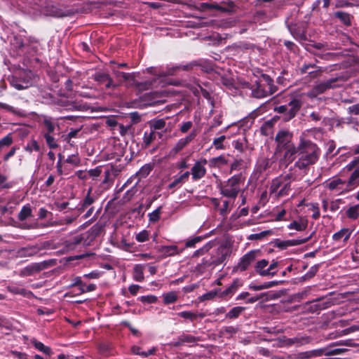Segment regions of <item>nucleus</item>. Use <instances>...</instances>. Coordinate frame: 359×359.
<instances>
[{"label": "nucleus", "mask_w": 359, "mask_h": 359, "mask_svg": "<svg viewBox=\"0 0 359 359\" xmlns=\"http://www.w3.org/2000/svg\"><path fill=\"white\" fill-rule=\"evenodd\" d=\"M282 151H284L282 161L287 164L290 163L295 159L296 155L297 157L299 156V145L296 147L292 144L284 149Z\"/></svg>", "instance_id": "nucleus-18"}, {"label": "nucleus", "mask_w": 359, "mask_h": 359, "mask_svg": "<svg viewBox=\"0 0 359 359\" xmlns=\"http://www.w3.org/2000/svg\"><path fill=\"white\" fill-rule=\"evenodd\" d=\"M103 274L102 271L95 270L92 271L91 272L88 273H86L83 275L84 278H89V279H98L101 277V276Z\"/></svg>", "instance_id": "nucleus-58"}, {"label": "nucleus", "mask_w": 359, "mask_h": 359, "mask_svg": "<svg viewBox=\"0 0 359 359\" xmlns=\"http://www.w3.org/2000/svg\"><path fill=\"white\" fill-rule=\"evenodd\" d=\"M163 303L165 304H169L175 302L178 296L175 291H170L166 293H163Z\"/></svg>", "instance_id": "nucleus-33"}, {"label": "nucleus", "mask_w": 359, "mask_h": 359, "mask_svg": "<svg viewBox=\"0 0 359 359\" xmlns=\"http://www.w3.org/2000/svg\"><path fill=\"white\" fill-rule=\"evenodd\" d=\"M323 355H338L341 354L347 351L346 348H332L331 346H327L322 348Z\"/></svg>", "instance_id": "nucleus-37"}, {"label": "nucleus", "mask_w": 359, "mask_h": 359, "mask_svg": "<svg viewBox=\"0 0 359 359\" xmlns=\"http://www.w3.org/2000/svg\"><path fill=\"white\" fill-rule=\"evenodd\" d=\"M323 355L322 348L315 349L309 351H304L298 354L299 359H310L313 357H317Z\"/></svg>", "instance_id": "nucleus-30"}, {"label": "nucleus", "mask_w": 359, "mask_h": 359, "mask_svg": "<svg viewBox=\"0 0 359 359\" xmlns=\"http://www.w3.org/2000/svg\"><path fill=\"white\" fill-rule=\"evenodd\" d=\"M308 226L307 219L304 218H299L297 220H294L287 225V229H294L297 231H304Z\"/></svg>", "instance_id": "nucleus-23"}, {"label": "nucleus", "mask_w": 359, "mask_h": 359, "mask_svg": "<svg viewBox=\"0 0 359 359\" xmlns=\"http://www.w3.org/2000/svg\"><path fill=\"white\" fill-rule=\"evenodd\" d=\"M275 111H276L278 114H283V118L285 121V118L287 116V114L288 112L287 104L280 105L275 107Z\"/></svg>", "instance_id": "nucleus-62"}, {"label": "nucleus", "mask_w": 359, "mask_h": 359, "mask_svg": "<svg viewBox=\"0 0 359 359\" xmlns=\"http://www.w3.org/2000/svg\"><path fill=\"white\" fill-rule=\"evenodd\" d=\"M43 137L46 140V144L50 149H55L58 147L57 141L53 134L43 133Z\"/></svg>", "instance_id": "nucleus-42"}, {"label": "nucleus", "mask_w": 359, "mask_h": 359, "mask_svg": "<svg viewBox=\"0 0 359 359\" xmlns=\"http://www.w3.org/2000/svg\"><path fill=\"white\" fill-rule=\"evenodd\" d=\"M96 288H97L96 285H95L93 283L89 284L88 285H86L85 284V286L83 287L78 288V290H79L78 292L74 293L73 290H69V292H67L65 294V297H74V296L80 295L83 293L94 291L96 290Z\"/></svg>", "instance_id": "nucleus-25"}, {"label": "nucleus", "mask_w": 359, "mask_h": 359, "mask_svg": "<svg viewBox=\"0 0 359 359\" xmlns=\"http://www.w3.org/2000/svg\"><path fill=\"white\" fill-rule=\"evenodd\" d=\"M308 207V210L312 212V218L314 219H317L320 217V209L319 205L318 203H309L306 204Z\"/></svg>", "instance_id": "nucleus-39"}, {"label": "nucleus", "mask_w": 359, "mask_h": 359, "mask_svg": "<svg viewBox=\"0 0 359 359\" xmlns=\"http://www.w3.org/2000/svg\"><path fill=\"white\" fill-rule=\"evenodd\" d=\"M341 213L350 220L355 221L359 219V203L351 205L344 208Z\"/></svg>", "instance_id": "nucleus-17"}, {"label": "nucleus", "mask_w": 359, "mask_h": 359, "mask_svg": "<svg viewBox=\"0 0 359 359\" xmlns=\"http://www.w3.org/2000/svg\"><path fill=\"white\" fill-rule=\"evenodd\" d=\"M161 213V206H159L156 210H154L153 212L149 213L148 217L149 220L151 223H155L158 222L160 219Z\"/></svg>", "instance_id": "nucleus-43"}, {"label": "nucleus", "mask_w": 359, "mask_h": 359, "mask_svg": "<svg viewBox=\"0 0 359 359\" xmlns=\"http://www.w3.org/2000/svg\"><path fill=\"white\" fill-rule=\"evenodd\" d=\"M65 162H67V163L72 164L74 166H79L81 165V159H80L78 154L69 156L66 158Z\"/></svg>", "instance_id": "nucleus-48"}, {"label": "nucleus", "mask_w": 359, "mask_h": 359, "mask_svg": "<svg viewBox=\"0 0 359 359\" xmlns=\"http://www.w3.org/2000/svg\"><path fill=\"white\" fill-rule=\"evenodd\" d=\"M208 163L206 158H201L196 161L192 166L190 172L193 181H198L205 176V165Z\"/></svg>", "instance_id": "nucleus-10"}, {"label": "nucleus", "mask_w": 359, "mask_h": 359, "mask_svg": "<svg viewBox=\"0 0 359 359\" xmlns=\"http://www.w3.org/2000/svg\"><path fill=\"white\" fill-rule=\"evenodd\" d=\"M277 142L276 150L281 152L284 149L294 144L292 142V135L288 131H280L276 136Z\"/></svg>", "instance_id": "nucleus-12"}, {"label": "nucleus", "mask_w": 359, "mask_h": 359, "mask_svg": "<svg viewBox=\"0 0 359 359\" xmlns=\"http://www.w3.org/2000/svg\"><path fill=\"white\" fill-rule=\"evenodd\" d=\"M13 143V138L11 133L0 140V148L8 147Z\"/></svg>", "instance_id": "nucleus-55"}, {"label": "nucleus", "mask_w": 359, "mask_h": 359, "mask_svg": "<svg viewBox=\"0 0 359 359\" xmlns=\"http://www.w3.org/2000/svg\"><path fill=\"white\" fill-rule=\"evenodd\" d=\"M226 139V137L225 135H221L217 138L214 139L212 142V146L215 148V149H224L225 146L224 144V142L225 140Z\"/></svg>", "instance_id": "nucleus-44"}, {"label": "nucleus", "mask_w": 359, "mask_h": 359, "mask_svg": "<svg viewBox=\"0 0 359 359\" xmlns=\"http://www.w3.org/2000/svg\"><path fill=\"white\" fill-rule=\"evenodd\" d=\"M302 105V102L300 99L294 98L288 104V112L287 116L285 118V121H287L294 118Z\"/></svg>", "instance_id": "nucleus-15"}, {"label": "nucleus", "mask_w": 359, "mask_h": 359, "mask_svg": "<svg viewBox=\"0 0 359 359\" xmlns=\"http://www.w3.org/2000/svg\"><path fill=\"white\" fill-rule=\"evenodd\" d=\"M10 84L18 90H24L30 87L32 83V73L31 71L23 70L18 74L13 76L10 79Z\"/></svg>", "instance_id": "nucleus-8"}, {"label": "nucleus", "mask_w": 359, "mask_h": 359, "mask_svg": "<svg viewBox=\"0 0 359 359\" xmlns=\"http://www.w3.org/2000/svg\"><path fill=\"white\" fill-rule=\"evenodd\" d=\"M294 345L299 346L307 344L311 341V338L306 336H296L293 337Z\"/></svg>", "instance_id": "nucleus-45"}, {"label": "nucleus", "mask_w": 359, "mask_h": 359, "mask_svg": "<svg viewBox=\"0 0 359 359\" xmlns=\"http://www.w3.org/2000/svg\"><path fill=\"white\" fill-rule=\"evenodd\" d=\"M180 339L182 340L184 344H194L198 341V338L191 334H182L180 337Z\"/></svg>", "instance_id": "nucleus-49"}, {"label": "nucleus", "mask_w": 359, "mask_h": 359, "mask_svg": "<svg viewBox=\"0 0 359 359\" xmlns=\"http://www.w3.org/2000/svg\"><path fill=\"white\" fill-rule=\"evenodd\" d=\"M156 133L154 130H151L150 133L145 132L144 134L143 141L145 145H149L151 142L155 139Z\"/></svg>", "instance_id": "nucleus-53"}, {"label": "nucleus", "mask_w": 359, "mask_h": 359, "mask_svg": "<svg viewBox=\"0 0 359 359\" xmlns=\"http://www.w3.org/2000/svg\"><path fill=\"white\" fill-rule=\"evenodd\" d=\"M238 331V329L233 326H225L222 329L221 333L230 337L236 334Z\"/></svg>", "instance_id": "nucleus-50"}, {"label": "nucleus", "mask_w": 359, "mask_h": 359, "mask_svg": "<svg viewBox=\"0 0 359 359\" xmlns=\"http://www.w3.org/2000/svg\"><path fill=\"white\" fill-rule=\"evenodd\" d=\"M313 233L310 234L309 236L302 238H297V239H292V240H285V241H278L277 243V246L281 249H286L289 247L292 246H296L301 244H304L309 241Z\"/></svg>", "instance_id": "nucleus-16"}, {"label": "nucleus", "mask_w": 359, "mask_h": 359, "mask_svg": "<svg viewBox=\"0 0 359 359\" xmlns=\"http://www.w3.org/2000/svg\"><path fill=\"white\" fill-rule=\"evenodd\" d=\"M32 215V209L29 205H24L20 212L18 218L20 221H24Z\"/></svg>", "instance_id": "nucleus-38"}, {"label": "nucleus", "mask_w": 359, "mask_h": 359, "mask_svg": "<svg viewBox=\"0 0 359 359\" xmlns=\"http://www.w3.org/2000/svg\"><path fill=\"white\" fill-rule=\"evenodd\" d=\"M10 43L15 49H20L23 46V41L22 38L15 35L10 37Z\"/></svg>", "instance_id": "nucleus-46"}, {"label": "nucleus", "mask_w": 359, "mask_h": 359, "mask_svg": "<svg viewBox=\"0 0 359 359\" xmlns=\"http://www.w3.org/2000/svg\"><path fill=\"white\" fill-rule=\"evenodd\" d=\"M257 251L250 250L245 254L239 260L236 269L238 271H244L248 269L251 264L255 260Z\"/></svg>", "instance_id": "nucleus-14"}, {"label": "nucleus", "mask_w": 359, "mask_h": 359, "mask_svg": "<svg viewBox=\"0 0 359 359\" xmlns=\"http://www.w3.org/2000/svg\"><path fill=\"white\" fill-rule=\"evenodd\" d=\"M250 89L253 97L262 98L276 93L277 88L269 76L262 74V76L251 85Z\"/></svg>", "instance_id": "nucleus-3"}, {"label": "nucleus", "mask_w": 359, "mask_h": 359, "mask_svg": "<svg viewBox=\"0 0 359 359\" xmlns=\"http://www.w3.org/2000/svg\"><path fill=\"white\" fill-rule=\"evenodd\" d=\"M93 79L100 85H104L106 89H115L119 83H114L110 76L104 72H97L93 76Z\"/></svg>", "instance_id": "nucleus-11"}, {"label": "nucleus", "mask_w": 359, "mask_h": 359, "mask_svg": "<svg viewBox=\"0 0 359 359\" xmlns=\"http://www.w3.org/2000/svg\"><path fill=\"white\" fill-rule=\"evenodd\" d=\"M85 286V283L81 280V277L76 276L73 278L72 283L71 284V287H77L78 288L83 287Z\"/></svg>", "instance_id": "nucleus-61"}, {"label": "nucleus", "mask_w": 359, "mask_h": 359, "mask_svg": "<svg viewBox=\"0 0 359 359\" xmlns=\"http://www.w3.org/2000/svg\"><path fill=\"white\" fill-rule=\"evenodd\" d=\"M199 90H201V93L202 94V95L208 100V101L210 102V104L213 106V100H212L211 98V96H210V93L205 90V89H203V88H201V86H198V88H195L194 90V93L195 95H197L199 93Z\"/></svg>", "instance_id": "nucleus-47"}, {"label": "nucleus", "mask_w": 359, "mask_h": 359, "mask_svg": "<svg viewBox=\"0 0 359 359\" xmlns=\"http://www.w3.org/2000/svg\"><path fill=\"white\" fill-rule=\"evenodd\" d=\"M226 164H227V161L223 156L214 157L209 160V166L210 168H219Z\"/></svg>", "instance_id": "nucleus-31"}, {"label": "nucleus", "mask_w": 359, "mask_h": 359, "mask_svg": "<svg viewBox=\"0 0 359 359\" xmlns=\"http://www.w3.org/2000/svg\"><path fill=\"white\" fill-rule=\"evenodd\" d=\"M353 231V229L351 228H342L332 235V239L334 243L345 245L351 238Z\"/></svg>", "instance_id": "nucleus-13"}, {"label": "nucleus", "mask_w": 359, "mask_h": 359, "mask_svg": "<svg viewBox=\"0 0 359 359\" xmlns=\"http://www.w3.org/2000/svg\"><path fill=\"white\" fill-rule=\"evenodd\" d=\"M230 210H231V208H230L229 201H224L223 202L222 207L221 208V209L219 210L220 215L223 217H225L230 212Z\"/></svg>", "instance_id": "nucleus-63"}, {"label": "nucleus", "mask_w": 359, "mask_h": 359, "mask_svg": "<svg viewBox=\"0 0 359 359\" xmlns=\"http://www.w3.org/2000/svg\"><path fill=\"white\" fill-rule=\"evenodd\" d=\"M184 248L180 249L177 245H165L161 248V252L165 256H175L181 254Z\"/></svg>", "instance_id": "nucleus-26"}, {"label": "nucleus", "mask_w": 359, "mask_h": 359, "mask_svg": "<svg viewBox=\"0 0 359 359\" xmlns=\"http://www.w3.org/2000/svg\"><path fill=\"white\" fill-rule=\"evenodd\" d=\"M350 175L347 179L351 187L355 190L359 186V166L348 170Z\"/></svg>", "instance_id": "nucleus-22"}, {"label": "nucleus", "mask_w": 359, "mask_h": 359, "mask_svg": "<svg viewBox=\"0 0 359 359\" xmlns=\"http://www.w3.org/2000/svg\"><path fill=\"white\" fill-rule=\"evenodd\" d=\"M135 239L140 243L147 241L149 239V232L147 230L140 231L136 235Z\"/></svg>", "instance_id": "nucleus-57"}, {"label": "nucleus", "mask_w": 359, "mask_h": 359, "mask_svg": "<svg viewBox=\"0 0 359 359\" xmlns=\"http://www.w3.org/2000/svg\"><path fill=\"white\" fill-rule=\"evenodd\" d=\"M32 343L37 350L45 353L46 355H50L52 354L51 348L49 346H45L42 342L34 339L32 340Z\"/></svg>", "instance_id": "nucleus-34"}, {"label": "nucleus", "mask_w": 359, "mask_h": 359, "mask_svg": "<svg viewBox=\"0 0 359 359\" xmlns=\"http://www.w3.org/2000/svg\"><path fill=\"white\" fill-rule=\"evenodd\" d=\"M91 189H89L88 191V194L85 198L83 201V203L81 204V209L83 210L88 206L90 205L94 202V198L90 196Z\"/></svg>", "instance_id": "nucleus-52"}, {"label": "nucleus", "mask_w": 359, "mask_h": 359, "mask_svg": "<svg viewBox=\"0 0 359 359\" xmlns=\"http://www.w3.org/2000/svg\"><path fill=\"white\" fill-rule=\"evenodd\" d=\"M196 135V134L195 131H192L185 137L180 139L175 147L172 149L171 152L176 154L180 151L195 138Z\"/></svg>", "instance_id": "nucleus-19"}, {"label": "nucleus", "mask_w": 359, "mask_h": 359, "mask_svg": "<svg viewBox=\"0 0 359 359\" xmlns=\"http://www.w3.org/2000/svg\"><path fill=\"white\" fill-rule=\"evenodd\" d=\"M8 290L14 294H20L26 297H29L32 295V292L31 291L27 290L22 286L15 284L8 286Z\"/></svg>", "instance_id": "nucleus-24"}, {"label": "nucleus", "mask_w": 359, "mask_h": 359, "mask_svg": "<svg viewBox=\"0 0 359 359\" xmlns=\"http://www.w3.org/2000/svg\"><path fill=\"white\" fill-rule=\"evenodd\" d=\"M228 255V249L226 246L221 245L215 251V254L212 255L209 259L205 257L202 259L201 263L198 264L196 269L201 272L209 266H217L226 259Z\"/></svg>", "instance_id": "nucleus-6"}, {"label": "nucleus", "mask_w": 359, "mask_h": 359, "mask_svg": "<svg viewBox=\"0 0 359 359\" xmlns=\"http://www.w3.org/2000/svg\"><path fill=\"white\" fill-rule=\"evenodd\" d=\"M139 299L143 303L153 304L157 302V297L154 295H144L139 297Z\"/></svg>", "instance_id": "nucleus-56"}, {"label": "nucleus", "mask_w": 359, "mask_h": 359, "mask_svg": "<svg viewBox=\"0 0 359 359\" xmlns=\"http://www.w3.org/2000/svg\"><path fill=\"white\" fill-rule=\"evenodd\" d=\"M335 16L339 18L345 25H351V15L345 12L338 11L335 13Z\"/></svg>", "instance_id": "nucleus-41"}, {"label": "nucleus", "mask_w": 359, "mask_h": 359, "mask_svg": "<svg viewBox=\"0 0 359 359\" xmlns=\"http://www.w3.org/2000/svg\"><path fill=\"white\" fill-rule=\"evenodd\" d=\"M25 150L29 153H32L33 151L40 152L41 147L36 140L32 139L25 145Z\"/></svg>", "instance_id": "nucleus-32"}, {"label": "nucleus", "mask_w": 359, "mask_h": 359, "mask_svg": "<svg viewBox=\"0 0 359 359\" xmlns=\"http://www.w3.org/2000/svg\"><path fill=\"white\" fill-rule=\"evenodd\" d=\"M114 74L116 78H121L124 81H128V80H133L134 81V74H129V73H126V72H123L115 71Z\"/></svg>", "instance_id": "nucleus-54"}, {"label": "nucleus", "mask_w": 359, "mask_h": 359, "mask_svg": "<svg viewBox=\"0 0 359 359\" xmlns=\"http://www.w3.org/2000/svg\"><path fill=\"white\" fill-rule=\"evenodd\" d=\"M293 337L292 338H287L286 337H283L280 339V346H290L294 345L293 342Z\"/></svg>", "instance_id": "nucleus-64"}, {"label": "nucleus", "mask_w": 359, "mask_h": 359, "mask_svg": "<svg viewBox=\"0 0 359 359\" xmlns=\"http://www.w3.org/2000/svg\"><path fill=\"white\" fill-rule=\"evenodd\" d=\"M156 81V79H153L152 80H147L143 82H137L134 81L135 86L139 90H145L149 89L153 86L154 83Z\"/></svg>", "instance_id": "nucleus-36"}, {"label": "nucleus", "mask_w": 359, "mask_h": 359, "mask_svg": "<svg viewBox=\"0 0 359 359\" xmlns=\"http://www.w3.org/2000/svg\"><path fill=\"white\" fill-rule=\"evenodd\" d=\"M347 78L344 75H338L332 77L327 81H322L315 84L313 88L308 91L307 96L311 98L316 97L318 95L324 93L329 89L341 86V83L346 81Z\"/></svg>", "instance_id": "nucleus-4"}, {"label": "nucleus", "mask_w": 359, "mask_h": 359, "mask_svg": "<svg viewBox=\"0 0 359 359\" xmlns=\"http://www.w3.org/2000/svg\"><path fill=\"white\" fill-rule=\"evenodd\" d=\"M144 265L136 264L133 268V278L135 281L142 282L144 280Z\"/></svg>", "instance_id": "nucleus-27"}, {"label": "nucleus", "mask_w": 359, "mask_h": 359, "mask_svg": "<svg viewBox=\"0 0 359 359\" xmlns=\"http://www.w3.org/2000/svg\"><path fill=\"white\" fill-rule=\"evenodd\" d=\"M344 203L342 198H337L332 200L330 203V210L332 212H335L340 208V205Z\"/></svg>", "instance_id": "nucleus-51"}, {"label": "nucleus", "mask_w": 359, "mask_h": 359, "mask_svg": "<svg viewBox=\"0 0 359 359\" xmlns=\"http://www.w3.org/2000/svg\"><path fill=\"white\" fill-rule=\"evenodd\" d=\"M296 178L295 175L290 172L273 179L269 188L270 195L276 198L287 196L291 189V182Z\"/></svg>", "instance_id": "nucleus-2"}, {"label": "nucleus", "mask_w": 359, "mask_h": 359, "mask_svg": "<svg viewBox=\"0 0 359 359\" xmlns=\"http://www.w3.org/2000/svg\"><path fill=\"white\" fill-rule=\"evenodd\" d=\"M271 233V231H263L259 233H253L250 234L248 237L250 240H259L263 237L269 235Z\"/></svg>", "instance_id": "nucleus-60"}, {"label": "nucleus", "mask_w": 359, "mask_h": 359, "mask_svg": "<svg viewBox=\"0 0 359 359\" xmlns=\"http://www.w3.org/2000/svg\"><path fill=\"white\" fill-rule=\"evenodd\" d=\"M325 187L337 196L344 195L352 191L347 180H342L339 177H334L325 182Z\"/></svg>", "instance_id": "nucleus-7"}, {"label": "nucleus", "mask_w": 359, "mask_h": 359, "mask_svg": "<svg viewBox=\"0 0 359 359\" xmlns=\"http://www.w3.org/2000/svg\"><path fill=\"white\" fill-rule=\"evenodd\" d=\"M274 120L271 119L265 121L260 128L262 134L268 135L271 133L274 124Z\"/></svg>", "instance_id": "nucleus-40"}, {"label": "nucleus", "mask_w": 359, "mask_h": 359, "mask_svg": "<svg viewBox=\"0 0 359 359\" xmlns=\"http://www.w3.org/2000/svg\"><path fill=\"white\" fill-rule=\"evenodd\" d=\"M278 262L273 260L269 264L267 259H262L257 262L255 265V270L260 276L273 277L277 273L276 269L278 266Z\"/></svg>", "instance_id": "nucleus-9"}, {"label": "nucleus", "mask_w": 359, "mask_h": 359, "mask_svg": "<svg viewBox=\"0 0 359 359\" xmlns=\"http://www.w3.org/2000/svg\"><path fill=\"white\" fill-rule=\"evenodd\" d=\"M320 154V149L316 144L301 137L299 143V156L294 167L298 168L302 174L305 175L309 171L310 166L317 163Z\"/></svg>", "instance_id": "nucleus-1"}, {"label": "nucleus", "mask_w": 359, "mask_h": 359, "mask_svg": "<svg viewBox=\"0 0 359 359\" xmlns=\"http://www.w3.org/2000/svg\"><path fill=\"white\" fill-rule=\"evenodd\" d=\"M165 126V121L163 119H158L155 121L151 128V130H161Z\"/></svg>", "instance_id": "nucleus-59"}, {"label": "nucleus", "mask_w": 359, "mask_h": 359, "mask_svg": "<svg viewBox=\"0 0 359 359\" xmlns=\"http://www.w3.org/2000/svg\"><path fill=\"white\" fill-rule=\"evenodd\" d=\"M241 175H235L219 185L220 194L230 198H236L241 190Z\"/></svg>", "instance_id": "nucleus-5"}, {"label": "nucleus", "mask_w": 359, "mask_h": 359, "mask_svg": "<svg viewBox=\"0 0 359 359\" xmlns=\"http://www.w3.org/2000/svg\"><path fill=\"white\" fill-rule=\"evenodd\" d=\"M245 307L243 306H235L226 314V318L229 319H236L245 311Z\"/></svg>", "instance_id": "nucleus-35"}, {"label": "nucleus", "mask_w": 359, "mask_h": 359, "mask_svg": "<svg viewBox=\"0 0 359 359\" xmlns=\"http://www.w3.org/2000/svg\"><path fill=\"white\" fill-rule=\"evenodd\" d=\"M177 316L185 319H189L191 321H194L198 318H203L205 316V315L203 313H194L187 311L178 313Z\"/></svg>", "instance_id": "nucleus-29"}, {"label": "nucleus", "mask_w": 359, "mask_h": 359, "mask_svg": "<svg viewBox=\"0 0 359 359\" xmlns=\"http://www.w3.org/2000/svg\"><path fill=\"white\" fill-rule=\"evenodd\" d=\"M190 175L189 171H186L184 173L175 176L168 185V189H179L186 182L188 181Z\"/></svg>", "instance_id": "nucleus-20"}, {"label": "nucleus", "mask_w": 359, "mask_h": 359, "mask_svg": "<svg viewBox=\"0 0 359 359\" xmlns=\"http://www.w3.org/2000/svg\"><path fill=\"white\" fill-rule=\"evenodd\" d=\"M179 69V67H173L172 68H168L167 70H162L161 69L156 67H149L147 69L148 73L151 74H154L157 76V79L165 77L168 75H172L176 69Z\"/></svg>", "instance_id": "nucleus-21"}, {"label": "nucleus", "mask_w": 359, "mask_h": 359, "mask_svg": "<svg viewBox=\"0 0 359 359\" xmlns=\"http://www.w3.org/2000/svg\"><path fill=\"white\" fill-rule=\"evenodd\" d=\"M43 123L45 126L46 131L43 133L53 134L55 129V123L52 117L43 116Z\"/></svg>", "instance_id": "nucleus-28"}]
</instances>
